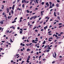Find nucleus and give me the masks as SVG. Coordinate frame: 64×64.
<instances>
[{
    "mask_svg": "<svg viewBox=\"0 0 64 64\" xmlns=\"http://www.w3.org/2000/svg\"><path fill=\"white\" fill-rule=\"evenodd\" d=\"M55 36V37H56V38H56V39H57H57H59V38H60V37H58L57 36V35L56 34H54L53 35V37H54V36Z\"/></svg>",
    "mask_w": 64,
    "mask_h": 64,
    "instance_id": "obj_1",
    "label": "nucleus"
},
{
    "mask_svg": "<svg viewBox=\"0 0 64 64\" xmlns=\"http://www.w3.org/2000/svg\"><path fill=\"white\" fill-rule=\"evenodd\" d=\"M4 21H5V20H4L2 21H1L0 22V24H3V22H4Z\"/></svg>",
    "mask_w": 64,
    "mask_h": 64,
    "instance_id": "obj_2",
    "label": "nucleus"
},
{
    "mask_svg": "<svg viewBox=\"0 0 64 64\" xmlns=\"http://www.w3.org/2000/svg\"><path fill=\"white\" fill-rule=\"evenodd\" d=\"M46 5H47V7H49V4H48V2H47L46 3Z\"/></svg>",
    "mask_w": 64,
    "mask_h": 64,
    "instance_id": "obj_3",
    "label": "nucleus"
},
{
    "mask_svg": "<svg viewBox=\"0 0 64 64\" xmlns=\"http://www.w3.org/2000/svg\"><path fill=\"white\" fill-rule=\"evenodd\" d=\"M14 7H15V5L14 4L13 6L12 7V10H14Z\"/></svg>",
    "mask_w": 64,
    "mask_h": 64,
    "instance_id": "obj_4",
    "label": "nucleus"
},
{
    "mask_svg": "<svg viewBox=\"0 0 64 64\" xmlns=\"http://www.w3.org/2000/svg\"><path fill=\"white\" fill-rule=\"evenodd\" d=\"M46 43V41L45 40H44V42L42 43L43 44H45Z\"/></svg>",
    "mask_w": 64,
    "mask_h": 64,
    "instance_id": "obj_5",
    "label": "nucleus"
},
{
    "mask_svg": "<svg viewBox=\"0 0 64 64\" xmlns=\"http://www.w3.org/2000/svg\"><path fill=\"white\" fill-rule=\"evenodd\" d=\"M56 6L57 7H59V4H56Z\"/></svg>",
    "mask_w": 64,
    "mask_h": 64,
    "instance_id": "obj_6",
    "label": "nucleus"
},
{
    "mask_svg": "<svg viewBox=\"0 0 64 64\" xmlns=\"http://www.w3.org/2000/svg\"><path fill=\"white\" fill-rule=\"evenodd\" d=\"M38 38H36V40H35V41H36V42L38 41Z\"/></svg>",
    "mask_w": 64,
    "mask_h": 64,
    "instance_id": "obj_7",
    "label": "nucleus"
},
{
    "mask_svg": "<svg viewBox=\"0 0 64 64\" xmlns=\"http://www.w3.org/2000/svg\"><path fill=\"white\" fill-rule=\"evenodd\" d=\"M32 17H34V19H35L36 18H37V16H32Z\"/></svg>",
    "mask_w": 64,
    "mask_h": 64,
    "instance_id": "obj_8",
    "label": "nucleus"
},
{
    "mask_svg": "<svg viewBox=\"0 0 64 64\" xmlns=\"http://www.w3.org/2000/svg\"><path fill=\"white\" fill-rule=\"evenodd\" d=\"M43 11H42L41 12V14H42V15H41V16H42L43 15Z\"/></svg>",
    "mask_w": 64,
    "mask_h": 64,
    "instance_id": "obj_9",
    "label": "nucleus"
},
{
    "mask_svg": "<svg viewBox=\"0 0 64 64\" xmlns=\"http://www.w3.org/2000/svg\"><path fill=\"white\" fill-rule=\"evenodd\" d=\"M31 51V49H30L29 48H28L27 50V51Z\"/></svg>",
    "mask_w": 64,
    "mask_h": 64,
    "instance_id": "obj_10",
    "label": "nucleus"
},
{
    "mask_svg": "<svg viewBox=\"0 0 64 64\" xmlns=\"http://www.w3.org/2000/svg\"><path fill=\"white\" fill-rule=\"evenodd\" d=\"M38 1H39V0H36V3H37V4H38Z\"/></svg>",
    "mask_w": 64,
    "mask_h": 64,
    "instance_id": "obj_11",
    "label": "nucleus"
},
{
    "mask_svg": "<svg viewBox=\"0 0 64 64\" xmlns=\"http://www.w3.org/2000/svg\"><path fill=\"white\" fill-rule=\"evenodd\" d=\"M33 18H34V17H33V16L31 17L30 18V20H32L33 19Z\"/></svg>",
    "mask_w": 64,
    "mask_h": 64,
    "instance_id": "obj_12",
    "label": "nucleus"
},
{
    "mask_svg": "<svg viewBox=\"0 0 64 64\" xmlns=\"http://www.w3.org/2000/svg\"><path fill=\"white\" fill-rule=\"evenodd\" d=\"M29 60L28 59H27V60H26V62L27 63H29Z\"/></svg>",
    "mask_w": 64,
    "mask_h": 64,
    "instance_id": "obj_13",
    "label": "nucleus"
},
{
    "mask_svg": "<svg viewBox=\"0 0 64 64\" xmlns=\"http://www.w3.org/2000/svg\"><path fill=\"white\" fill-rule=\"evenodd\" d=\"M56 12H54V16H56Z\"/></svg>",
    "mask_w": 64,
    "mask_h": 64,
    "instance_id": "obj_14",
    "label": "nucleus"
},
{
    "mask_svg": "<svg viewBox=\"0 0 64 64\" xmlns=\"http://www.w3.org/2000/svg\"><path fill=\"white\" fill-rule=\"evenodd\" d=\"M16 22V20H14L13 22H12V23H14L15 22Z\"/></svg>",
    "mask_w": 64,
    "mask_h": 64,
    "instance_id": "obj_15",
    "label": "nucleus"
},
{
    "mask_svg": "<svg viewBox=\"0 0 64 64\" xmlns=\"http://www.w3.org/2000/svg\"><path fill=\"white\" fill-rule=\"evenodd\" d=\"M2 9H3L4 8V6L2 5Z\"/></svg>",
    "mask_w": 64,
    "mask_h": 64,
    "instance_id": "obj_16",
    "label": "nucleus"
},
{
    "mask_svg": "<svg viewBox=\"0 0 64 64\" xmlns=\"http://www.w3.org/2000/svg\"><path fill=\"white\" fill-rule=\"evenodd\" d=\"M10 41L11 42H13L12 41V39L10 38Z\"/></svg>",
    "mask_w": 64,
    "mask_h": 64,
    "instance_id": "obj_17",
    "label": "nucleus"
},
{
    "mask_svg": "<svg viewBox=\"0 0 64 64\" xmlns=\"http://www.w3.org/2000/svg\"><path fill=\"white\" fill-rule=\"evenodd\" d=\"M50 51V50H46V52H49Z\"/></svg>",
    "mask_w": 64,
    "mask_h": 64,
    "instance_id": "obj_18",
    "label": "nucleus"
},
{
    "mask_svg": "<svg viewBox=\"0 0 64 64\" xmlns=\"http://www.w3.org/2000/svg\"><path fill=\"white\" fill-rule=\"evenodd\" d=\"M22 32H23V31H20V34H22Z\"/></svg>",
    "mask_w": 64,
    "mask_h": 64,
    "instance_id": "obj_19",
    "label": "nucleus"
},
{
    "mask_svg": "<svg viewBox=\"0 0 64 64\" xmlns=\"http://www.w3.org/2000/svg\"><path fill=\"white\" fill-rule=\"evenodd\" d=\"M56 1L57 2H58V3H59L60 2V0H57Z\"/></svg>",
    "mask_w": 64,
    "mask_h": 64,
    "instance_id": "obj_20",
    "label": "nucleus"
},
{
    "mask_svg": "<svg viewBox=\"0 0 64 64\" xmlns=\"http://www.w3.org/2000/svg\"><path fill=\"white\" fill-rule=\"evenodd\" d=\"M11 12H12V14H13V10H11Z\"/></svg>",
    "mask_w": 64,
    "mask_h": 64,
    "instance_id": "obj_21",
    "label": "nucleus"
},
{
    "mask_svg": "<svg viewBox=\"0 0 64 64\" xmlns=\"http://www.w3.org/2000/svg\"><path fill=\"white\" fill-rule=\"evenodd\" d=\"M58 19L59 20H60V17L59 16H58Z\"/></svg>",
    "mask_w": 64,
    "mask_h": 64,
    "instance_id": "obj_22",
    "label": "nucleus"
},
{
    "mask_svg": "<svg viewBox=\"0 0 64 64\" xmlns=\"http://www.w3.org/2000/svg\"><path fill=\"white\" fill-rule=\"evenodd\" d=\"M32 43H34V42H35V40H32Z\"/></svg>",
    "mask_w": 64,
    "mask_h": 64,
    "instance_id": "obj_23",
    "label": "nucleus"
},
{
    "mask_svg": "<svg viewBox=\"0 0 64 64\" xmlns=\"http://www.w3.org/2000/svg\"><path fill=\"white\" fill-rule=\"evenodd\" d=\"M22 8H24V4H23L22 6Z\"/></svg>",
    "mask_w": 64,
    "mask_h": 64,
    "instance_id": "obj_24",
    "label": "nucleus"
},
{
    "mask_svg": "<svg viewBox=\"0 0 64 64\" xmlns=\"http://www.w3.org/2000/svg\"><path fill=\"white\" fill-rule=\"evenodd\" d=\"M54 55H55V56H56V52H54Z\"/></svg>",
    "mask_w": 64,
    "mask_h": 64,
    "instance_id": "obj_25",
    "label": "nucleus"
},
{
    "mask_svg": "<svg viewBox=\"0 0 64 64\" xmlns=\"http://www.w3.org/2000/svg\"><path fill=\"white\" fill-rule=\"evenodd\" d=\"M52 7H54V4H52Z\"/></svg>",
    "mask_w": 64,
    "mask_h": 64,
    "instance_id": "obj_26",
    "label": "nucleus"
},
{
    "mask_svg": "<svg viewBox=\"0 0 64 64\" xmlns=\"http://www.w3.org/2000/svg\"><path fill=\"white\" fill-rule=\"evenodd\" d=\"M55 21H56V22H57L58 23V22H59V21L58 20H55Z\"/></svg>",
    "mask_w": 64,
    "mask_h": 64,
    "instance_id": "obj_27",
    "label": "nucleus"
},
{
    "mask_svg": "<svg viewBox=\"0 0 64 64\" xmlns=\"http://www.w3.org/2000/svg\"><path fill=\"white\" fill-rule=\"evenodd\" d=\"M44 2H42V5H44Z\"/></svg>",
    "mask_w": 64,
    "mask_h": 64,
    "instance_id": "obj_28",
    "label": "nucleus"
},
{
    "mask_svg": "<svg viewBox=\"0 0 64 64\" xmlns=\"http://www.w3.org/2000/svg\"><path fill=\"white\" fill-rule=\"evenodd\" d=\"M26 12H27L28 13H29L30 12L28 11V10H26Z\"/></svg>",
    "mask_w": 64,
    "mask_h": 64,
    "instance_id": "obj_29",
    "label": "nucleus"
},
{
    "mask_svg": "<svg viewBox=\"0 0 64 64\" xmlns=\"http://www.w3.org/2000/svg\"><path fill=\"white\" fill-rule=\"evenodd\" d=\"M62 24L61 23H60L58 24V25H62Z\"/></svg>",
    "mask_w": 64,
    "mask_h": 64,
    "instance_id": "obj_30",
    "label": "nucleus"
},
{
    "mask_svg": "<svg viewBox=\"0 0 64 64\" xmlns=\"http://www.w3.org/2000/svg\"><path fill=\"white\" fill-rule=\"evenodd\" d=\"M16 2V1H15L14 2H13L12 3V4H14Z\"/></svg>",
    "mask_w": 64,
    "mask_h": 64,
    "instance_id": "obj_31",
    "label": "nucleus"
},
{
    "mask_svg": "<svg viewBox=\"0 0 64 64\" xmlns=\"http://www.w3.org/2000/svg\"><path fill=\"white\" fill-rule=\"evenodd\" d=\"M30 56H28V58L27 59H28V60H29V58H30Z\"/></svg>",
    "mask_w": 64,
    "mask_h": 64,
    "instance_id": "obj_32",
    "label": "nucleus"
},
{
    "mask_svg": "<svg viewBox=\"0 0 64 64\" xmlns=\"http://www.w3.org/2000/svg\"><path fill=\"white\" fill-rule=\"evenodd\" d=\"M47 49H50V50L51 49V48H50V47H49V48H48Z\"/></svg>",
    "mask_w": 64,
    "mask_h": 64,
    "instance_id": "obj_33",
    "label": "nucleus"
},
{
    "mask_svg": "<svg viewBox=\"0 0 64 64\" xmlns=\"http://www.w3.org/2000/svg\"><path fill=\"white\" fill-rule=\"evenodd\" d=\"M52 8V6H50V8H49V9H50V8Z\"/></svg>",
    "mask_w": 64,
    "mask_h": 64,
    "instance_id": "obj_34",
    "label": "nucleus"
},
{
    "mask_svg": "<svg viewBox=\"0 0 64 64\" xmlns=\"http://www.w3.org/2000/svg\"><path fill=\"white\" fill-rule=\"evenodd\" d=\"M17 19V18L16 17V18L14 19V21H15V20H16V19Z\"/></svg>",
    "mask_w": 64,
    "mask_h": 64,
    "instance_id": "obj_35",
    "label": "nucleus"
},
{
    "mask_svg": "<svg viewBox=\"0 0 64 64\" xmlns=\"http://www.w3.org/2000/svg\"><path fill=\"white\" fill-rule=\"evenodd\" d=\"M51 31H49V32H48V34H50V33H51Z\"/></svg>",
    "mask_w": 64,
    "mask_h": 64,
    "instance_id": "obj_36",
    "label": "nucleus"
},
{
    "mask_svg": "<svg viewBox=\"0 0 64 64\" xmlns=\"http://www.w3.org/2000/svg\"><path fill=\"white\" fill-rule=\"evenodd\" d=\"M20 30L22 31H23V29L20 28Z\"/></svg>",
    "mask_w": 64,
    "mask_h": 64,
    "instance_id": "obj_37",
    "label": "nucleus"
},
{
    "mask_svg": "<svg viewBox=\"0 0 64 64\" xmlns=\"http://www.w3.org/2000/svg\"><path fill=\"white\" fill-rule=\"evenodd\" d=\"M24 3H26L27 2L26 1V0H24Z\"/></svg>",
    "mask_w": 64,
    "mask_h": 64,
    "instance_id": "obj_38",
    "label": "nucleus"
},
{
    "mask_svg": "<svg viewBox=\"0 0 64 64\" xmlns=\"http://www.w3.org/2000/svg\"><path fill=\"white\" fill-rule=\"evenodd\" d=\"M36 47H37V48H39V47H40V46H37Z\"/></svg>",
    "mask_w": 64,
    "mask_h": 64,
    "instance_id": "obj_39",
    "label": "nucleus"
},
{
    "mask_svg": "<svg viewBox=\"0 0 64 64\" xmlns=\"http://www.w3.org/2000/svg\"><path fill=\"white\" fill-rule=\"evenodd\" d=\"M17 29L18 30H19L20 29V28L19 27H18L17 28Z\"/></svg>",
    "mask_w": 64,
    "mask_h": 64,
    "instance_id": "obj_40",
    "label": "nucleus"
},
{
    "mask_svg": "<svg viewBox=\"0 0 64 64\" xmlns=\"http://www.w3.org/2000/svg\"><path fill=\"white\" fill-rule=\"evenodd\" d=\"M13 27H14V26H11V27H10V28H13Z\"/></svg>",
    "mask_w": 64,
    "mask_h": 64,
    "instance_id": "obj_41",
    "label": "nucleus"
},
{
    "mask_svg": "<svg viewBox=\"0 0 64 64\" xmlns=\"http://www.w3.org/2000/svg\"><path fill=\"white\" fill-rule=\"evenodd\" d=\"M9 8H7V11H9Z\"/></svg>",
    "mask_w": 64,
    "mask_h": 64,
    "instance_id": "obj_42",
    "label": "nucleus"
},
{
    "mask_svg": "<svg viewBox=\"0 0 64 64\" xmlns=\"http://www.w3.org/2000/svg\"><path fill=\"white\" fill-rule=\"evenodd\" d=\"M37 27H35L34 28H33V30H34V29H36V28Z\"/></svg>",
    "mask_w": 64,
    "mask_h": 64,
    "instance_id": "obj_43",
    "label": "nucleus"
},
{
    "mask_svg": "<svg viewBox=\"0 0 64 64\" xmlns=\"http://www.w3.org/2000/svg\"><path fill=\"white\" fill-rule=\"evenodd\" d=\"M35 31L36 32H38V30H35Z\"/></svg>",
    "mask_w": 64,
    "mask_h": 64,
    "instance_id": "obj_44",
    "label": "nucleus"
},
{
    "mask_svg": "<svg viewBox=\"0 0 64 64\" xmlns=\"http://www.w3.org/2000/svg\"><path fill=\"white\" fill-rule=\"evenodd\" d=\"M47 47V46H44V48H46Z\"/></svg>",
    "mask_w": 64,
    "mask_h": 64,
    "instance_id": "obj_45",
    "label": "nucleus"
},
{
    "mask_svg": "<svg viewBox=\"0 0 64 64\" xmlns=\"http://www.w3.org/2000/svg\"><path fill=\"white\" fill-rule=\"evenodd\" d=\"M56 35H58V34H59L57 32H56Z\"/></svg>",
    "mask_w": 64,
    "mask_h": 64,
    "instance_id": "obj_46",
    "label": "nucleus"
},
{
    "mask_svg": "<svg viewBox=\"0 0 64 64\" xmlns=\"http://www.w3.org/2000/svg\"><path fill=\"white\" fill-rule=\"evenodd\" d=\"M54 63H55V61H54L53 62H52V64H53Z\"/></svg>",
    "mask_w": 64,
    "mask_h": 64,
    "instance_id": "obj_47",
    "label": "nucleus"
},
{
    "mask_svg": "<svg viewBox=\"0 0 64 64\" xmlns=\"http://www.w3.org/2000/svg\"><path fill=\"white\" fill-rule=\"evenodd\" d=\"M61 34H58V36H61Z\"/></svg>",
    "mask_w": 64,
    "mask_h": 64,
    "instance_id": "obj_48",
    "label": "nucleus"
},
{
    "mask_svg": "<svg viewBox=\"0 0 64 64\" xmlns=\"http://www.w3.org/2000/svg\"><path fill=\"white\" fill-rule=\"evenodd\" d=\"M34 2L35 3V4H36V2H35V0H33Z\"/></svg>",
    "mask_w": 64,
    "mask_h": 64,
    "instance_id": "obj_49",
    "label": "nucleus"
},
{
    "mask_svg": "<svg viewBox=\"0 0 64 64\" xmlns=\"http://www.w3.org/2000/svg\"><path fill=\"white\" fill-rule=\"evenodd\" d=\"M20 1V0H17V2L18 3L19 2V1Z\"/></svg>",
    "mask_w": 64,
    "mask_h": 64,
    "instance_id": "obj_50",
    "label": "nucleus"
},
{
    "mask_svg": "<svg viewBox=\"0 0 64 64\" xmlns=\"http://www.w3.org/2000/svg\"><path fill=\"white\" fill-rule=\"evenodd\" d=\"M32 2H31L30 3V5H31L32 4Z\"/></svg>",
    "mask_w": 64,
    "mask_h": 64,
    "instance_id": "obj_51",
    "label": "nucleus"
},
{
    "mask_svg": "<svg viewBox=\"0 0 64 64\" xmlns=\"http://www.w3.org/2000/svg\"><path fill=\"white\" fill-rule=\"evenodd\" d=\"M25 39V37H23V38H22V39Z\"/></svg>",
    "mask_w": 64,
    "mask_h": 64,
    "instance_id": "obj_52",
    "label": "nucleus"
},
{
    "mask_svg": "<svg viewBox=\"0 0 64 64\" xmlns=\"http://www.w3.org/2000/svg\"><path fill=\"white\" fill-rule=\"evenodd\" d=\"M21 6V4H20V5H18V6H19V7H20V6Z\"/></svg>",
    "mask_w": 64,
    "mask_h": 64,
    "instance_id": "obj_53",
    "label": "nucleus"
},
{
    "mask_svg": "<svg viewBox=\"0 0 64 64\" xmlns=\"http://www.w3.org/2000/svg\"><path fill=\"white\" fill-rule=\"evenodd\" d=\"M5 14V13L4 12H3L2 14V15H4V14Z\"/></svg>",
    "mask_w": 64,
    "mask_h": 64,
    "instance_id": "obj_54",
    "label": "nucleus"
},
{
    "mask_svg": "<svg viewBox=\"0 0 64 64\" xmlns=\"http://www.w3.org/2000/svg\"><path fill=\"white\" fill-rule=\"evenodd\" d=\"M22 3H24V0H22Z\"/></svg>",
    "mask_w": 64,
    "mask_h": 64,
    "instance_id": "obj_55",
    "label": "nucleus"
},
{
    "mask_svg": "<svg viewBox=\"0 0 64 64\" xmlns=\"http://www.w3.org/2000/svg\"><path fill=\"white\" fill-rule=\"evenodd\" d=\"M23 44L22 43H20V45L22 46V45Z\"/></svg>",
    "mask_w": 64,
    "mask_h": 64,
    "instance_id": "obj_56",
    "label": "nucleus"
},
{
    "mask_svg": "<svg viewBox=\"0 0 64 64\" xmlns=\"http://www.w3.org/2000/svg\"><path fill=\"white\" fill-rule=\"evenodd\" d=\"M5 41H2V43H4V42H5Z\"/></svg>",
    "mask_w": 64,
    "mask_h": 64,
    "instance_id": "obj_57",
    "label": "nucleus"
},
{
    "mask_svg": "<svg viewBox=\"0 0 64 64\" xmlns=\"http://www.w3.org/2000/svg\"><path fill=\"white\" fill-rule=\"evenodd\" d=\"M50 4H52V2H50Z\"/></svg>",
    "mask_w": 64,
    "mask_h": 64,
    "instance_id": "obj_58",
    "label": "nucleus"
},
{
    "mask_svg": "<svg viewBox=\"0 0 64 64\" xmlns=\"http://www.w3.org/2000/svg\"><path fill=\"white\" fill-rule=\"evenodd\" d=\"M57 14L58 15H59V12H58L57 13Z\"/></svg>",
    "mask_w": 64,
    "mask_h": 64,
    "instance_id": "obj_59",
    "label": "nucleus"
},
{
    "mask_svg": "<svg viewBox=\"0 0 64 64\" xmlns=\"http://www.w3.org/2000/svg\"><path fill=\"white\" fill-rule=\"evenodd\" d=\"M52 47V45H50V46L49 47Z\"/></svg>",
    "mask_w": 64,
    "mask_h": 64,
    "instance_id": "obj_60",
    "label": "nucleus"
},
{
    "mask_svg": "<svg viewBox=\"0 0 64 64\" xmlns=\"http://www.w3.org/2000/svg\"><path fill=\"white\" fill-rule=\"evenodd\" d=\"M6 32L7 33H9V30H8Z\"/></svg>",
    "mask_w": 64,
    "mask_h": 64,
    "instance_id": "obj_61",
    "label": "nucleus"
},
{
    "mask_svg": "<svg viewBox=\"0 0 64 64\" xmlns=\"http://www.w3.org/2000/svg\"><path fill=\"white\" fill-rule=\"evenodd\" d=\"M46 23V22H44V25H45Z\"/></svg>",
    "mask_w": 64,
    "mask_h": 64,
    "instance_id": "obj_62",
    "label": "nucleus"
},
{
    "mask_svg": "<svg viewBox=\"0 0 64 64\" xmlns=\"http://www.w3.org/2000/svg\"><path fill=\"white\" fill-rule=\"evenodd\" d=\"M56 22H55L54 23V24H56Z\"/></svg>",
    "mask_w": 64,
    "mask_h": 64,
    "instance_id": "obj_63",
    "label": "nucleus"
},
{
    "mask_svg": "<svg viewBox=\"0 0 64 64\" xmlns=\"http://www.w3.org/2000/svg\"><path fill=\"white\" fill-rule=\"evenodd\" d=\"M48 41H52V40L49 39V40H48Z\"/></svg>",
    "mask_w": 64,
    "mask_h": 64,
    "instance_id": "obj_64",
    "label": "nucleus"
}]
</instances>
